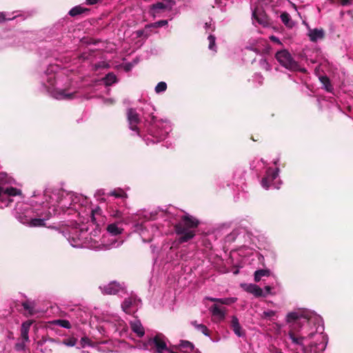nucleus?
I'll use <instances>...</instances> for the list:
<instances>
[{
  "label": "nucleus",
  "mask_w": 353,
  "mask_h": 353,
  "mask_svg": "<svg viewBox=\"0 0 353 353\" xmlns=\"http://www.w3.org/2000/svg\"><path fill=\"white\" fill-rule=\"evenodd\" d=\"M292 323L286 334L288 347L296 353H321L325 350L327 338L323 334L322 319L308 311H294L286 316Z\"/></svg>",
  "instance_id": "1"
},
{
  "label": "nucleus",
  "mask_w": 353,
  "mask_h": 353,
  "mask_svg": "<svg viewBox=\"0 0 353 353\" xmlns=\"http://www.w3.org/2000/svg\"><path fill=\"white\" fill-rule=\"evenodd\" d=\"M264 289L265 290V294H264L265 296L266 294H268L271 293V288L270 286H265Z\"/></svg>",
  "instance_id": "48"
},
{
  "label": "nucleus",
  "mask_w": 353,
  "mask_h": 353,
  "mask_svg": "<svg viewBox=\"0 0 353 353\" xmlns=\"http://www.w3.org/2000/svg\"><path fill=\"white\" fill-rule=\"evenodd\" d=\"M31 325H32V321H27L26 322H23L21 325V336L24 342L29 341L28 332H29V330H30Z\"/></svg>",
  "instance_id": "19"
},
{
  "label": "nucleus",
  "mask_w": 353,
  "mask_h": 353,
  "mask_svg": "<svg viewBox=\"0 0 353 353\" xmlns=\"http://www.w3.org/2000/svg\"><path fill=\"white\" fill-rule=\"evenodd\" d=\"M43 200L46 204L51 207L52 210L54 208L57 210V214L59 213L58 208L63 212L66 209L73 208L77 210V205H83L88 203L86 198L82 196H78L73 193L54 192L50 190H46L42 196Z\"/></svg>",
  "instance_id": "4"
},
{
  "label": "nucleus",
  "mask_w": 353,
  "mask_h": 353,
  "mask_svg": "<svg viewBox=\"0 0 353 353\" xmlns=\"http://www.w3.org/2000/svg\"><path fill=\"white\" fill-rule=\"evenodd\" d=\"M32 204L17 202L13 210L14 216L22 224L30 227L44 226L46 221L57 214L54 208L52 210L48 204H46L43 199L32 200Z\"/></svg>",
  "instance_id": "2"
},
{
  "label": "nucleus",
  "mask_w": 353,
  "mask_h": 353,
  "mask_svg": "<svg viewBox=\"0 0 353 353\" xmlns=\"http://www.w3.org/2000/svg\"><path fill=\"white\" fill-rule=\"evenodd\" d=\"M77 342V339L74 337L65 339L62 341V343L68 347H74Z\"/></svg>",
  "instance_id": "31"
},
{
  "label": "nucleus",
  "mask_w": 353,
  "mask_h": 353,
  "mask_svg": "<svg viewBox=\"0 0 353 353\" xmlns=\"http://www.w3.org/2000/svg\"><path fill=\"white\" fill-rule=\"evenodd\" d=\"M14 181L7 174H0V208L3 209L14 201V197L21 196V191L12 187Z\"/></svg>",
  "instance_id": "6"
},
{
  "label": "nucleus",
  "mask_w": 353,
  "mask_h": 353,
  "mask_svg": "<svg viewBox=\"0 0 353 353\" xmlns=\"http://www.w3.org/2000/svg\"><path fill=\"white\" fill-rule=\"evenodd\" d=\"M130 326L132 330L137 335V336L142 337L144 335L145 330L139 320L134 319L131 321Z\"/></svg>",
  "instance_id": "17"
},
{
  "label": "nucleus",
  "mask_w": 353,
  "mask_h": 353,
  "mask_svg": "<svg viewBox=\"0 0 353 353\" xmlns=\"http://www.w3.org/2000/svg\"><path fill=\"white\" fill-rule=\"evenodd\" d=\"M270 39L272 41H274V42H275V43H278V44H279V45H282V43H281V41H280V40H279V38H277L276 37H275V36H271V37H270Z\"/></svg>",
  "instance_id": "45"
},
{
  "label": "nucleus",
  "mask_w": 353,
  "mask_h": 353,
  "mask_svg": "<svg viewBox=\"0 0 353 353\" xmlns=\"http://www.w3.org/2000/svg\"><path fill=\"white\" fill-rule=\"evenodd\" d=\"M52 323L63 328L70 329L71 327L70 321L65 319L54 320Z\"/></svg>",
  "instance_id": "25"
},
{
  "label": "nucleus",
  "mask_w": 353,
  "mask_h": 353,
  "mask_svg": "<svg viewBox=\"0 0 353 353\" xmlns=\"http://www.w3.org/2000/svg\"><path fill=\"white\" fill-rule=\"evenodd\" d=\"M91 215L90 218L92 222L96 221V216L99 215L101 213V209L99 207H96L95 208L91 209L90 210Z\"/></svg>",
  "instance_id": "36"
},
{
  "label": "nucleus",
  "mask_w": 353,
  "mask_h": 353,
  "mask_svg": "<svg viewBox=\"0 0 353 353\" xmlns=\"http://www.w3.org/2000/svg\"><path fill=\"white\" fill-rule=\"evenodd\" d=\"M279 174V168H276L274 170L268 168L266 171L265 176L263 178L261 181L262 187L266 190H268L270 187L279 189L281 182L279 181V183L274 182V180H276L278 178Z\"/></svg>",
  "instance_id": "9"
},
{
  "label": "nucleus",
  "mask_w": 353,
  "mask_h": 353,
  "mask_svg": "<svg viewBox=\"0 0 353 353\" xmlns=\"http://www.w3.org/2000/svg\"><path fill=\"white\" fill-rule=\"evenodd\" d=\"M81 343L83 347L85 345H91L90 341L88 337H82L81 339Z\"/></svg>",
  "instance_id": "42"
},
{
  "label": "nucleus",
  "mask_w": 353,
  "mask_h": 353,
  "mask_svg": "<svg viewBox=\"0 0 353 353\" xmlns=\"http://www.w3.org/2000/svg\"><path fill=\"white\" fill-rule=\"evenodd\" d=\"M104 83L106 85H111L117 81V77L113 73H108L103 79Z\"/></svg>",
  "instance_id": "24"
},
{
  "label": "nucleus",
  "mask_w": 353,
  "mask_h": 353,
  "mask_svg": "<svg viewBox=\"0 0 353 353\" xmlns=\"http://www.w3.org/2000/svg\"><path fill=\"white\" fill-rule=\"evenodd\" d=\"M39 196V194H36L35 193L33 195V197H34L35 199H37V197Z\"/></svg>",
  "instance_id": "51"
},
{
  "label": "nucleus",
  "mask_w": 353,
  "mask_h": 353,
  "mask_svg": "<svg viewBox=\"0 0 353 353\" xmlns=\"http://www.w3.org/2000/svg\"><path fill=\"white\" fill-rule=\"evenodd\" d=\"M132 305V301L130 299H126L124 300L123 303L121 305L123 310L126 313H130V308Z\"/></svg>",
  "instance_id": "30"
},
{
  "label": "nucleus",
  "mask_w": 353,
  "mask_h": 353,
  "mask_svg": "<svg viewBox=\"0 0 353 353\" xmlns=\"http://www.w3.org/2000/svg\"><path fill=\"white\" fill-rule=\"evenodd\" d=\"M167 89V84L164 81H161L157 83V85L155 87V92L157 93H161L166 90Z\"/></svg>",
  "instance_id": "29"
},
{
  "label": "nucleus",
  "mask_w": 353,
  "mask_h": 353,
  "mask_svg": "<svg viewBox=\"0 0 353 353\" xmlns=\"http://www.w3.org/2000/svg\"><path fill=\"white\" fill-rule=\"evenodd\" d=\"M22 305L25 310H27L30 312V313H32V307L28 302H23Z\"/></svg>",
  "instance_id": "43"
},
{
  "label": "nucleus",
  "mask_w": 353,
  "mask_h": 353,
  "mask_svg": "<svg viewBox=\"0 0 353 353\" xmlns=\"http://www.w3.org/2000/svg\"><path fill=\"white\" fill-rule=\"evenodd\" d=\"M166 3L159 2L153 4L150 10V13L153 17L159 16V13L164 10H170L173 6L171 0H167Z\"/></svg>",
  "instance_id": "12"
},
{
  "label": "nucleus",
  "mask_w": 353,
  "mask_h": 353,
  "mask_svg": "<svg viewBox=\"0 0 353 353\" xmlns=\"http://www.w3.org/2000/svg\"><path fill=\"white\" fill-rule=\"evenodd\" d=\"M277 161H278V160H277V161H274V164H276V163H277Z\"/></svg>",
  "instance_id": "53"
},
{
  "label": "nucleus",
  "mask_w": 353,
  "mask_h": 353,
  "mask_svg": "<svg viewBox=\"0 0 353 353\" xmlns=\"http://www.w3.org/2000/svg\"><path fill=\"white\" fill-rule=\"evenodd\" d=\"M143 110L148 113V117H146V113L144 112V119L145 123L149 125L148 134L153 138L150 140L149 137H146L145 139L146 144L149 145L150 143H154L163 140L172 130L170 123L167 120H157L152 115V112L154 110V107L150 103L145 104Z\"/></svg>",
  "instance_id": "5"
},
{
  "label": "nucleus",
  "mask_w": 353,
  "mask_h": 353,
  "mask_svg": "<svg viewBox=\"0 0 353 353\" xmlns=\"http://www.w3.org/2000/svg\"><path fill=\"white\" fill-rule=\"evenodd\" d=\"M237 301V299L235 297H230V298H223L221 299L219 301V303L223 305H230L232 303H235Z\"/></svg>",
  "instance_id": "34"
},
{
  "label": "nucleus",
  "mask_w": 353,
  "mask_h": 353,
  "mask_svg": "<svg viewBox=\"0 0 353 353\" xmlns=\"http://www.w3.org/2000/svg\"><path fill=\"white\" fill-rule=\"evenodd\" d=\"M270 271L268 269H261L254 272V281L259 282L263 276H269Z\"/></svg>",
  "instance_id": "22"
},
{
  "label": "nucleus",
  "mask_w": 353,
  "mask_h": 353,
  "mask_svg": "<svg viewBox=\"0 0 353 353\" xmlns=\"http://www.w3.org/2000/svg\"><path fill=\"white\" fill-rule=\"evenodd\" d=\"M254 77L259 80V83L262 82L263 77L261 74H256Z\"/></svg>",
  "instance_id": "47"
},
{
  "label": "nucleus",
  "mask_w": 353,
  "mask_h": 353,
  "mask_svg": "<svg viewBox=\"0 0 353 353\" xmlns=\"http://www.w3.org/2000/svg\"><path fill=\"white\" fill-rule=\"evenodd\" d=\"M350 3V0H343V1H341V4H342L343 6L347 5V3Z\"/></svg>",
  "instance_id": "49"
},
{
  "label": "nucleus",
  "mask_w": 353,
  "mask_h": 353,
  "mask_svg": "<svg viewBox=\"0 0 353 353\" xmlns=\"http://www.w3.org/2000/svg\"><path fill=\"white\" fill-rule=\"evenodd\" d=\"M102 293L105 294H115L121 290V286L116 281H112L108 284L99 287Z\"/></svg>",
  "instance_id": "13"
},
{
  "label": "nucleus",
  "mask_w": 353,
  "mask_h": 353,
  "mask_svg": "<svg viewBox=\"0 0 353 353\" xmlns=\"http://www.w3.org/2000/svg\"><path fill=\"white\" fill-rule=\"evenodd\" d=\"M156 214L153 212H151L150 213H146L144 216L146 219H154L156 217Z\"/></svg>",
  "instance_id": "44"
},
{
  "label": "nucleus",
  "mask_w": 353,
  "mask_h": 353,
  "mask_svg": "<svg viewBox=\"0 0 353 353\" xmlns=\"http://www.w3.org/2000/svg\"><path fill=\"white\" fill-rule=\"evenodd\" d=\"M147 227L142 223L134 225V231L139 234L143 242H150L152 239V235L148 232Z\"/></svg>",
  "instance_id": "15"
},
{
  "label": "nucleus",
  "mask_w": 353,
  "mask_h": 353,
  "mask_svg": "<svg viewBox=\"0 0 353 353\" xmlns=\"http://www.w3.org/2000/svg\"><path fill=\"white\" fill-rule=\"evenodd\" d=\"M85 10L81 6H75L69 11V14L74 17L83 13Z\"/></svg>",
  "instance_id": "28"
},
{
  "label": "nucleus",
  "mask_w": 353,
  "mask_h": 353,
  "mask_svg": "<svg viewBox=\"0 0 353 353\" xmlns=\"http://www.w3.org/2000/svg\"><path fill=\"white\" fill-rule=\"evenodd\" d=\"M81 353H90V352H86V351H82Z\"/></svg>",
  "instance_id": "52"
},
{
  "label": "nucleus",
  "mask_w": 353,
  "mask_h": 353,
  "mask_svg": "<svg viewBox=\"0 0 353 353\" xmlns=\"http://www.w3.org/2000/svg\"><path fill=\"white\" fill-rule=\"evenodd\" d=\"M208 39L209 41V49L216 52L215 37L212 34H210L208 37Z\"/></svg>",
  "instance_id": "32"
},
{
  "label": "nucleus",
  "mask_w": 353,
  "mask_h": 353,
  "mask_svg": "<svg viewBox=\"0 0 353 353\" xmlns=\"http://www.w3.org/2000/svg\"><path fill=\"white\" fill-rule=\"evenodd\" d=\"M231 327L234 334L239 337H243L245 336V332L242 330V327L239 323V319L236 316H233L231 321Z\"/></svg>",
  "instance_id": "16"
},
{
  "label": "nucleus",
  "mask_w": 353,
  "mask_h": 353,
  "mask_svg": "<svg viewBox=\"0 0 353 353\" xmlns=\"http://www.w3.org/2000/svg\"><path fill=\"white\" fill-rule=\"evenodd\" d=\"M191 325L199 332H201L206 336H210V333L208 327L201 323H198L196 321H191Z\"/></svg>",
  "instance_id": "20"
},
{
  "label": "nucleus",
  "mask_w": 353,
  "mask_h": 353,
  "mask_svg": "<svg viewBox=\"0 0 353 353\" xmlns=\"http://www.w3.org/2000/svg\"><path fill=\"white\" fill-rule=\"evenodd\" d=\"M261 66L265 69L266 70H270V65L268 64V63L266 61L265 59H261L260 61Z\"/></svg>",
  "instance_id": "41"
},
{
  "label": "nucleus",
  "mask_w": 353,
  "mask_h": 353,
  "mask_svg": "<svg viewBox=\"0 0 353 353\" xmlns=\"http://www.w3.org/2000/svg\"><path fill=\"white\" fill-rule=\"evenodd\" d=\"M308 36L310 41L315 42L323 39L325 36V32L323 29H311L308 32Z\"/></svg>",
  "instance_id": "18"
},
{
  "label": "nucleus",
  "mask_w": 353,
  "mask_h": 353,
  "mask_svg": "<svg viewBox=\"0 0 353 353\" xmlns=\"http://www.w3.org/2000/svg\"><path fill=\"white\" fill-rule=\"evenodd\" d=\"M241 287L247 292L253 294L256 297L265 296L263 290L256 284L241 283Z\"/></svg>",
  "instance_id": "14"
},
{
  "label": "nucleus",
  "mask_w": 353,
  "mask_h": 353,
  "mask_svg": "<svg viewBox=\"0 0 353 353\" xmlns=\"http://www.w3.org/2000/svg\"><path fill=\"white\" fill-rule=\"evenodd\" d=\"M210 311L213 316H217L221 319H223L225 317V312L216 305L212 306L210 308Z\"/></svg>",
  "instance_id": "21"
},
{
  "label": "nucleus",
  "mask_w": 353,
  "mask_h": 353,
  "mask_svg": "<svg viewBox=\"0 0 353 353\" xmlns=\"http://www.w3.org/2000/svg\"><path fill=\"white\" fill-rule=\"evenodd\" d=\"M110 195L114 196L117 198H120L125 196V193L121 189H118L110 192Z\"/></svg>",
  "instance_id": "37"
},
{
  "label": "nucleus",
  "mask_w": 353,
  "mask_h": 353,
  "mask_svg": "<svg viewBox=\"0 0 353 353\" xmlns=\"http://www.w3.org/2000/svg\"><path fill=\"white\" fill-rule=\"evenodd\" d=\"M119 225L117 223L109 224L107 227V231L110 236H103L101 243L92 240L91 237L88 239L87 230L77 228L69 234L68 240L71 246L74 248L88 247L96 250H106L118 248L122 244L123 241H118L116 236L121 234L123 230Z\"/></svg>",
  "instance_id": "3"
},
{
  "label": "nucleus",
  "mask_w": 353,
  "mask_h": 353,
  "mask_svg": "<svg viewBox=\"0 0 353 353\" xmlns=\"http://www.w3.org/2000/svg\"><path fill=\"white\" fill-rule=\"evenodd\" d=\"M26 349V345H25V342H22V343H16L15 345V350L17 351H23V350H25Z\"/></svg>",
  "instance_id": "40"
},
{
  "label": "nucleus",
  "mask_w": 353,
  "mask_h": 353,
  "mask_svg": "<svg viewBox=\"0 0 353 353\" xmlns=\"http://www.w3.org/2000/svg\"><path fill=\"white\" fill-rule=\"evenodd\" d=\"M179 346L181 348L185 349L187 350H192L194 348L193 344L188 341H181Z\"/></svg>",
  "instance_id": "33"
},
{
  "label": "nucleus",
  "mask_w": 353,
  "mask_h": 353,
  "mask_svg": "<svg viewBox=\"0 0 353 353\" xmlns=\"http://www.w3.org/2000/svg\"><path fill=\"white\" fill-rule=\"evenodd\" d=\"M211 24H208V23H205V29L208 30L210 27Z\"/></svg>",
  "instance_id": "50"
},
{
  "label": "nucleus",
  "mask_w": 353,
  "mask_h": 353,
  "mask_svg": "<svg viewBox=\"0 0 353 353\" xmlns=\"http://www.w3.org/2000/svg\"><path fill=\"white\" fill-rule=\"evenodd\" d=\"M127 118L130 129L136 132L137 134L139 135V131L137 125L139 123L140 119L136 110L132 108L128 109L127 112Z\"/></svg>",
  "instance_id": "11"
},
{
  "label": "nucleus",
  "mask_w": 353,
  "mask_h": 353,
  "mask_svg": "<svg viewBox=\"0 0 353 353\" xmlns=\"http://www.w3.org/2000/svg\"><path fill=\"white\" fill-rule=\"evenodd\" d=\"M252 19L254 22H256L263 26H265L268 23L266 18L262 14L258 15L256 10L252 12Z\"/></svg>",
  "instance_id": "23"
},
{
  "label": "nucleus",
  "mask_w": 353,
  "mask_h": 353,
  "mask_svg": "<svg viewBox=\"0 0 353 353\" xmlns=\"http://www.w3.org/2000/svg\"><path fill=\"white\" fill-rule=\"evenodd\" d=\"M281 19L282 22L287 26L292 27V21L291 20V17L290 14L287 12H283L281 13Z\"/></svg>",
  "instance_id": "26"
},
{
  "label": "nucleus",
  "mask_w": 353,
  "mask_h": 353,
  "mask_svg": "<svg viewBox=\"0 0 353 353\" xmlns=\"http://www.w3.org/2000/svg\"><path fill=\"white\" fill-rule=\"evenodd\" d=\"M206 299L212 302H217V303H219V301L221 300V299L212 298V297H207Z\"/></svg>",
  "instance_id": "46"
},
{
  "label": "nucleus",
  "mask_w": 353,
  "mask_h": 353,
  "mask_svg": "<svg viewBox=\"0 0 353 353\" xmlns=\"http://www.w3.org/2000/svg\"><path fill=\"white\" fill-rule=\"evenodd\" d=\"M199 221L190 215H185L182 217L181 221L175 225V230L177 234L181 235L179 238L180 243L187 242L195 236L193 229L197 228Z\"/></svg>",
  "instance_id": "7"
},
{
  "label": "nucleus",
  "mask_w": 353,
  "mask_h": 353,
  "mask_svg": "<svg viewBox=\"0 0 353 353\" xmlns=\"http://www.w3.org/2000/svg\"><path fill=\"white\" fill-rule=\"evenodd\" d=\"M275 57L280 64L287 69L295 70L298 68L297 63L294 61L291 54L286 50L277 52Z\"/></svg>",
  "instance_id": "10"
},
{
  "label": "nucleus",
  "mask_w": 353,
  "mask_h": 353,
  "mask_svg": "<svg viewBox=\"0 0 353 353\" xmlns=\"http://www.w3.org/2000/svg\"><path fill=\"white\" fill-rule=\"evenodd\" d=\"M46 77L47 78V83L43 82V86L47 89L48 92L53 98L58 100L72 99L73 95L72 92H68L65 90L63 89H54L52 88L55 80V74L54 73H45L43 77V79Z\"/></svg>",
  "instance_id": "8"
},
{
  "label": "nucleus",
  "mask_w": 353,
  "mask_h": 353,
  "mask_svg": "<svg viewBox=\"0 0 353 353\" xmlns=\"http://www.w3.org/2000/svg\"><path fill=\"white\" fill-rule=\"evenodd\" d=\"M16 16L11 17L8 12H0V23L4 22L7 20H12Z\"/></svg>",
  "instance_id": "35"
},
{
  "label": "nucleus",
  "mask_w": 353,
  "mask_h": 353,
  "mask_svg": "<svg viewBox=\"0 0 353 353\" xmlns=\"http://www.w3.org/2000/svg\"><path fill=\"white\" fill-rule=\"evenodd\" d=\"M167 24H168L167 20H161V21L154 22L153 23H151L150 25L148 26V27L159 28V27H162V26H166Z\"/></svg>",
  "instance_id": "38"
},
{
  "label": "nucleus",
  "mask_w": 353,
  "mask_h": 353,
  "mask_svg": "<svg viewBox=\"0 0 353 353\" xmlns=\"http://www.w3.org/2000/svg\"><path fill=\"white\" fill-rule=\"evenodd\" d=\"M319 80L321 81V82L323 85L324 88L327 91H328V92H331L332 91V85L330 84V80H329V79L327 77H321L319 78Z\"/></svg>",
  "instance_id": "27"
},
{
  "label": "nucleus",
  "mask_w": 353,
  "mask_h": 353,
  "mask_svg": "<svg viewBox=\"0 0 353 353\" xmlns=\"http://www.w3.org/2000/svg\"><path fill=\"white\" fill-rule=\"evenodd\" d=\"M276 312L274 310H268L264 311L262 314L263 318H270L275 315Z\"/></svg>",
  "instance_id": "39"
}]
</instances>
